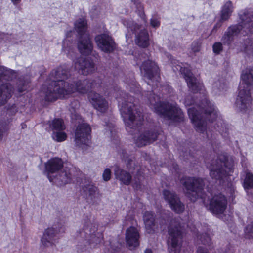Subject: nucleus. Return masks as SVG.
<instances>
[{"mask_svg": "<svg viewBox=\"0 0 253 253\" xmlns=\"http://www.w3.org/2000/svg\"><path fill=\"white\" fill-rule=\"evenodd\" d=\"M68 77L65 66H60L51 72L48 79L49 85L43 90L46 100L53 101L76 92L86 93L90 88L95 87L94 84L90 80L72 81Z\"/></svg>", "mask_w": 253, "mask_h": 253, "instance_id": "1", "label": "nucleus"}, {"mask_svg": "<svg viewBox=\"0 0 253 253\" xmlns=\"http://www.w3.org/2000/svg\"><path fill=\"white\" fill-rule=\"evenodd\" d=\"M197 108L204 112L203 115L200 114L195 107H192L188 109V115L196 130L202 134L206 132L205 135L209 137L207 131V122L203 118L208 119L209 122H212L217 118V112L213 104L205 97Z\"/></svg>", "mask_w": 253, "mask_h": 253, "instance_id": "2", "label": "nucleus"}, {"mask_svg": "<svg viewBox=\"0 0 253 253\" xmlns=\"http://www.w3.org/2000/svg\"><path fill=\"white\" fill-rule=\"evenodd\" d=\"M253 85V67L249 66L243 70L239 92L235 102L237 109L242 113H247L251 108L252 97L250 89Z\"/></svg>", "mask_w": 253, "mask_h": 253, "instance_id": "3", "label": "nucleus"}, {"mask_svg": "<svg viewBox=\"0 0 253 253\" xmlns=\"http://www.w3.org/2000/svg\"><path fill=\"white\" fill-rule=\"evenodd\" d=\"M135 5L137 9L140 10V16L141 22L134 23L130 19H122V24L129 31H131L135 34V43L138 46L142 47H146L149 45V38L147 30L145 27L147 25L146 16L143 10V7L139 0H131Z\"/></svg>", "mask_w": 253, "mask_h": 253, "instance_id": "4", "label": "nucleus"}, {"mask_svg": "<svg viewBox=\"0 0 253 253\" xmlns=\"http://www.w3.org/2000/svg\"><path fill=\"white\" fill-rule=\"evenodd\" d=\"M223 157V161L220 158L212 160L211 163L207 165L210 171V176L216 182L218 181L219 184H223L225 180H227L234 166V161L231 157Z\"/></svg>", "mask_w": 253, "mask_h": 253, "instance_id": "5", "label": "nucleus"}, {"mask_svg": "<svg viewBox=\"0 0 253 253\" xmlns=\"http://www.w3.org/2000/svg\"><path fill=\"white\" fill-rule=\"evenodd\" d=\"M120 111L126 126L131 128H138L143 121V116L138 108L131 102L126 101L121 103L119 101Z\"/></svg>", "mask_w": 253, "mask_h": 253, "instance_id": "6", "label": "nucleus"}, {"mask_svg": "<svg viewBox=\"0 0 253 253\" xmlns=\"http://www.w3.org/2000/svg\"><path fill=\"white\" fill-rule=\"evenodd\" d=\"M154 94L149 99L150 104L153 106L154 112L163 118L174 121L183 120V115L181 110L175 103L156 102Z\"/></svg>", "mask_w": 253, "mask_h": 253, "instance_id": "7", "label": "nucleus"}, {"mask_svg": "<svg viewBox=\"0 0 253 253\" xmlns=\"http://www.w3.org/2000/svg\"><path fill=\"white\" fill-rule=\"evenodd\" d=\"M45 170L47 172V176L50 182L56 180L61 182V184H65L70 181L71 174L70 170L62 171L63 162L58 158H51L45 164Z\"/></svg>", "mask_w": 253, "mask_h": 253, "instance_id": "8", "label": "nucleus"}, {"mask_svg": "<svg viewBox=\"0 0 253 253\" xmlns=\"http://www.w3.org/2000/svg\"><path fill=\"white\" fill-rule=\"evenodd\" d=\"M75 29L80 35L78 47L83 55H87L91 53L93 46L90 41L89 34L86 32L87 22L85 18L78 19L75 23Z\"/></svg>", "mask_w": 253, "mask_h": 253, "instance_id": "9", "label": "nucleus"}, {"mask_svg": "<svg viewBox=\"0 0 253 253\" xmlns=\"http://www.w3.org/2000/svg\"><path fill=\"white\" fill-rule=\"evenodd\" d=\"M240 19L242 25H235L230 27L224 34L222 39L224 43L229 44L233 40L234 36L240 33L244 35V32L247 34L249 32H252L253 23L250 16L244 14L240 15Z\"/></svg>", "mask_w": 253, "mask_h": 253, "instance_id": "10", "label": "nucleus"}, {"mask_svg": "<svg viewBox=\"0 0 253 253\" xmlns=\"http://www.w3.org/2000/svg\"><path fill=\"white\" fill-rule=\"evenodd\" d=\"M168 246L170 253H179L181 249V228L176 220L169 227Z\"/></svg>", "mask_w": 253, "mask_h": 253, "instance_id": "11", "label": "nucleus"}, {"mask_svg": "<svg viewBox=\"0 0 253 253\" xmlns=\"http://www.w3.org/2000/svg\"><path fill=\"white\" fill-rule=\"evenodd\" d=\"M188 196L191 200L194 201L198 196V192L201 191L204 185V180L200 178L185 177L180 180Z\"/></svg>", "mask_w": 253, "mask_h": 253, "instance_id": "12", "label": "nucleus"}, {"mask_svg": "<svg viewBox=\"0 0 253 253\" xmlns=\"http://www.w3.org/2000/svg\"><path fill=\"white\" fill-rule=\"evenodd\" d=\"M91 128L86 123L79 125L76 130V144L83 149H85L90 143Z\"/></svg>", "mask_w": 253, "mask_h": 253, "instance_id": "13", "label": "nucleus"}, {"mask_svg": "<svg viewBox=\"0 0 253 253\" xmlns=\"http://www.w3.org/2000/svg\"><path fill=\"white\" fill-rule=\"evenodd\" d=\"M175 68L177 70H180L185 79L189 88L192 92L196 93L198 91H202V93H204V89L202 83L193 75L188 68L182 67L180 65H177Z\"/></svg>", "mask_w": 253, "mask_h": 253, "instance_id": "14", "label": "nucleus"}, {"mask_svg": "<svg viewBox=\"0 0 253 253\" xmlns=\"http://www.w3.org/2000/svg\"><path fill=\"white\" fill-rule=\"evenodd\" d=\"M227 204L225 197L221 193H218L214 194L210 200L209 209L213 214H221L225 210Z\"/></svg>", "mask_w": 253, "mask_h": 253, "instance_id": "15", "label": "nucleus"}, {"mask_svg": "<svg viewBox=\"0 0 253 253\" xmlns=\"http://www.w3.org/2000/svg\"><path fill=\"white\" fill-rule=\"evenodd\" d=\"M163 195L165 200L173 211L177 213L183 212L185 209L184 205L174 193L165 190L163 191Z\"/></svg>", "mask_w": 253, "mask_h": 253, "instance_id": "16", "label": "nucleus"}, {"mask_svg": "<svg viewBox=\"0 0 253 253\" xmlns=\"http://www.w3.org/2000/svg\"><path fill=\"white\" fill-rule=\"evenodd\" d=\"M98 47L102 51L111 52L115 48V43L112 38L107 34H101L95 38Z\"/></svg>", "mask_w": 253, "mask_h": 253, "instance_id": "17", "label": "nucleus"}, {"mask_svg": "<svg viewBox=\"0 0 253 253\" xmlns=\"http://www.w3.org/2000/svg\"><path fill=\"white\" fill-rule=\"evenodd\" d=\"M88 98L94 108L100 112H105L108 108L107 101L100 94L91 92L88 95Z\"/></svg>", "mask_w": 253, "mask_h": 253, "instance_id": "18", "label": "nucleus"}, {"mask_svg": "<svg viewBox=\"0 0 253 253\" xmlns=\"http://www.w3.org/2000/svg\"><path fill=\"white\" fill-rule=\"evenodd\" d=\"M141 74L148 79L152 80L159 71V68L156 64L151 60H148L143 62L140 66Z\"/></svg>", "mask_w": 253, "mask_h": 253, "instance_id": "19", "label": "nucleus"}, {"mask_svg": "<svg viewBox=\"0 0 253 253\" xmlns=\"http://www.w3.org/2000/svg\"><path fill=\"white\" fill-rule=\"evenodd\" d=\"M158 134L154 131H145L143 133L133 137L134 141L138 147H142L155 141Z\"/></svg>", "mask_w": 253, "mask_h": 253, "instance_id": "20", "label": "nucleus"}, {"mask_svg": "<svg viewBox=\"0 0 253 253\" xmlns=\"http://www.w3.org/2000/svg\"><path fill=\"white\" fill-rule=\"evenodd\" d=\"M75 68L81 71L82 74L87 75L94 71V65L92 60L80 57L75 62Z\"/></svg>", "mask_w": 253, "mask_h": 253, "instance_id": "21", "label": "nucleus"}, {"mask_svg": "<svg viewBox=\"0 0 253 253\" xmlns=\"http://www.w3.org/2000/svg\"><path fill=\"white\" fill-rule=\"evenodd\" d=\"M139 234L134 227H130L126 232V241L130 249H133L139 245Z\"/></svg>", "mask_w": 253, "mask_h": 253, "instance_id": "22", "label": "nucleus"}, {"mask_svg": "<svg viewBox=\"0 0 253 253\" xmlns=\"http://www.w3.org/2000/svg\"><path fill=\"white\" fill-rule=\"evenodd\" d=\"M58 233V230L53 227L45 230L41 239L42 245L43 247L46 248L54 245L55 243L54 238Z\"/></svg>", "mask_w": 253, "mask_h": 253, "instance_id": "23", "label": "nucleus"}, {"mask_svg": "<svg viewBox=\"0 0 253 253\" xmlns=\"http://www.w3.org/2000/svg\"><path fill=\"white\" fill-rule=\"evenodd\" d=\"M83 230L86 237L90 236L89 240L91 243L98 244L101 241L103 238L102 235L100 233L95 232L96 227L95 225L91 223L87 224L84 226Z\"/></svg>", "mask_w": 253, "mask_h": 253, "instance_id": "24", "label": "nucleus"}, {"mask_svg": "<svg viewBox=\"0 0 253 253\" xmlns=\"http://www.w3.org/2000/svg\"><path fill=\"white\" fill-rule=\"evenodd\" d=\"M14 92V88L8 83L0 85V106L5 104L12 97Z\"/></svg>", "mask_w": 253, "mask_h": 253, "instance_id": "25", "label": "nucleus"}, {"mask_svg": "<svg viewBox=\"0 0 253 253\" xmlns=\"http://www.w3.org/2000/svg\"><path fill=\"white\" fill-rule=\"evenodd\" d=\"M114 170L116 179L126 185L130 184L131 180V176L129 173L119 168L118 166H115Z\"/></svg>", "mask_w": 253, "mask_h": 253, "instance_id": "26", "label": "nucleus"}, {"mask_svg": "<svg viewBox=\"0 0 253 253\" xmlns=\"http://www.w3.org/2000/svg\"><path fill=\"white\" fill-rule=\"evenodd\" d=\"M143 221L147 232L150 234L153 233L157 228L155 227L154 217L152 212L146 211L143 216Z\"/></svg>", "mask_w": 253, "mask_h": 253, "instance_id": "27", "label": "nucleus"}, {"mask_svg": "<svg viewBox=\"0 0 253 253\" xmlns=\"http://www.w3.org/2000/svg\"><path fill=\"white\" fill-rule=\"evenodd\" d=\"M234 11V6L231 1H227L223 5L220 14V21L227 20Z\"/></svg>", "mask_w": 253, "mask_h": 253, "instance_id": "28", "label": "nucleus"}, {"mask_svg": "<svg viewBox=\"0 0 253 253\" xmlns=\"http://www.w3.org/2000/svg\"><path fill=\"white\" fill-rule=\"evenodd\" d=\"M16 76L15 72L3 66H0V81L10 80Z\"/></svg>", "mask_w": 253, "mask_h": 253, "instance_id": "29", "label": "nucleus"}, {"mask_svg": "<svg viewBox=\"0 0 253 253\" xmlns=\"http://www.w3.org/2000/svg\"><path fill=\"white\" fill-rule=\"evenodd\" d=\"M49 129L51 131H60L64 130L65 129V126L62 120L60 119H55L49 123Z\"/></svg>", "mask_w": 253, "mask_h": 253, "instance_id": "30", "label": "nucleus"}, {"mask_svg": "<svg viewBox=\"0 0 253 253\" xmlns=\"http://www.w3.org/2000/svg\"><path fill=\"white\" fill-rule=\"evenodd\" d=\"M226 88V84L220 80L215 81L212 84V89L215 94H218L225 90Z\"/></svg>", "mask_w": 253, "mask_h": 253, "instance_id": "31", "label": "nucleus"}, {"mask_svg": "<svg viewBox=\"0 0 253 253\" xmlns=\"http://www.w3.org/2000/svg\"><path fill=\"white\" fill-rule=\"evenodd\" d=\"M243 187L245 190H249L253 188V174L251 172H247L246 174Z\"/></svg>", "mask_w": 253, "mask_h": 253, "instance_id": "32", "label": "nucleus"}, {"mask_svg": "<svg viewBox=\"0 0 253 253\" xmlns=\"http://www.w3.org/2000/svg\"><path fill=\"white\" fill-rule=\"evenodd\" d=\"M52 138L57 142H62L67 138V135L64 130L53 131L52 133Z\"/></svg>", "mask_w": 253, "mask_h": 253, "instance_id": "33", "label": "nucleus"}, {"mask_svg": "<svg viewBox=\"0 0 253 253\" xmlns=\"http://www.w3.org/2000/svg\"><path fill=\"white\" fill-rule=\"evenodd\" d=\"M85 190L88 194L89 196L90 197L91 199L95 198L98 194L97 187L92 184L88 185V186L86 187Z\"/></svg>", "mask_w": 253, "mask_h": 253, "instance_id": "34", "label": "nucleus"}, {"mask_svg": "<svg viewBox=\"0 0 253 253\" xmlns=\"http://www.w3.org/2000/svg\"><path fill=\"white\" fill-rule=\"evenodd\" d=\"M126 86L130 91L132 92H137L140 91V88L139 85H137V83L133 79L130 82L127 81H126Z\"/></svg>", "mask_w": 253, "mask_h": 253, "instance_id": "35", "label": "nucleus"}, {"mask_svg": "<svg viewBox=\"0 0 253 253\" xmlns=\"http://www.w3.org/2000/svg\"><path fill=\"white\" fill-rule=\"evenodd\" d=\"M197 237L198 240H199L203 245H208L211 243V237L207 233H203L199 235H197Z\"/></svg>", "mask_w": 253, "mask_h": 253, "instance_id": "36", "label": "nucleus"}, {"mask_svg": "<svg viewBox=\"0 0 253 253\" xmlns=\"http://www.w3.org/2000/svg\"><path fill=\"white\" fill-rule=\"evenodd\" d=\"M245 237L248 239L253 238V222L249 224L245 230Z\"/></svg>", "mask_w": 253, "mask_h": 253, "instance_id": "37", "label": "nucleus"}, {"mask_svg": "<svg viewBox=\"0 0 253 253\" xmlns=\"http://www.w3.org/2000/svg\"><path fill=\"white\" fill-rule=\"evenodd\" d=\"M111 170L108 168H106L104 169V172L102 174L103 179L105 181H107L110 180L111 178Z\"/></svg>", "mask_w": 253, "mask_h": 253, "instance_id": "38", "label": "nucleus"}, {"mask_svg": "<svg viewBox=\"0 0 253 253\" xmlns=\"http://www.w3.org/2000/svg\"><path fill=\"white\" fill-rule=\"evenodd\" d=\"M246 53L249 57L253 58V41L247 46Z\"/></svg>", "mask_w": 253, "mask_h": 253, "instance_id": "39", "label": "nucleus"}, {"mask_svg": "<svg viewBox=\"0 0 253 253\" xmlns=\"http://www.w3.org/2000/svg\"><path fill=\"white\" fill-rule=\"evenodd\" d=\"M18 112V107L15 104L9 106L7 109V113L9 115H13Z\"/></svg>", "mask_w": 253, "mask_h": 253, "instance_id": "40", "label": "nucleus"}, {"mask_svg": "<svg viewBox=\"0 0 253 253\" xmlns=\"http://www.w3.org/2000/svg\"><path fill=\"white\" fill-rule=\"evenodd\" d=\"M213 50L215 53H219L222 50V44L220 42H216L213 45Z\"/></svg>", "mask_w": 253, "mask_h": 253, "instance_id": "41", "label": "nucleus"}, {"mask_svg": "<svg viewBox=\"0 0 253 253\" xmlns=\"http://www.w3.org/2000/svg\"><path fill=\"white\" fill-rule=\"evenodd\" d=\"M150 25L152 27L157 28L160 26V21L158 18L153 17L150 19Z\"/></svg>", "mask_w": 253, "mask_h": 253, "instance_id": "42", "label": "nucleus"}, {"mask_svg": "<svg viewBox=\"0 0 253 253\" xmlns=\"http://www.w3.org/2000/svg\"><path fill=\"white\" fill-rule=\"evenodd\" d=\"M191 49L194 52H199L200 50V46L197 42H193L192 46Z\"/></svg>", "mask_w": 253, "mask_h": 253, "instance_id": "43", "label": "nucleus"}, {"mask_svg": "<svg viewBox=\"0 0 253 253\" xmlns=\"http://www.w3.org/2000/svg\"><path fill=\"white\" fill-rule=\"evenodd\" d=\"M197 253H209L207 249L203 247H199L197 251Z\"/></svg>", "mask_w": 253, "mask_h": 253, "instance_id": "44", "label": "nucleus"}, {"mask_svg": "<svg viewBox=\"0 0 253 253\" xmlns=\"http://www.w3.org/2000/svg\"><path fill=\"white\" fill-rule=\"evenodd\" d=\"M125 162H126L127 168L130 169V163L132 162V161L129 159H127L126 160H125Z\"/></svg>", "mask_w": 253, "mask_h": 253, "instance_id": "45", "label": "nucleus"}, {"mask_svg": "<svg viewBox=\"0 0 253 253\" xmlns=\"http://www.w3.org/2000/svg\"><path fill=\"white\" fill-rule=\"evenodd\" d=\"M26 89H27V85H23V87H18V91L19 92H22L23 91H24V90H25Z\"/></svg>", "mask_w": 253, "mask_h": 253, "instance_id": "46", "label": "nucleus"}, {"mask_svg": "<svg viewBox=\"0 0 253 253\" xmlns=\"http://www.w3.org/2000/svg\"><path fill=\"white\" fill-rule=\"evenodd\" d=\"M21 0H11L12 2L15 5L18 3Z\"/></svg>", "mask_w": 253, "mask_h": 253, "instance_id": "47", "label": "nucleus"}, {"mask_svg": "<svg viewBox=\"0 0 253 253\" xmlns=\"http://www.w3.org/2000/svg\"><path fill=\"white\" fill-rule=\"evenodd\" d=\"M107 125L108 126V127H109L108 131H110V133H112V131L111 129V126H112V124H107Z\"/></svg>", "mask_w": 253, "mask_h": 253, "instance_id": "48", "label": "nucleus"}, {"mask_svg": "<svg viewBox=\"0 0 253 253\" xmlns=\"http://www.w3.org/2000/svg\"><path fill=\"white\" fill-rule=\"evenodd\" d=\"M144 253H152V250L150 249H147L145 250Z\"/></svg>", "mask_w": 253, "mask_h": 253, "instance_id": "49", "label": "nucleus"}, {"mask_svg": "<svg viewBox=\"0 0 253 253\" xmlns=\"http://www.w3.org/2000/svg\"><path fill=\"white\" fill-rule=\"evenodd\" d=\"M185 104L186 105H190L191 103L188 102V98H187L185 100Z\"/></svg>", "mask_w": 253, "mask_h": 253, "instance_id": "50", "label": "nucleus"}, {"mask_svg": "<svg viewBox=\"0 0 253 253\" xmlns=\"http://www.w3.org/2000/svg\"><path fill=\"white\" fill-rule=\"evenodd\" d=\"M126 36L127 41L128 38H130V35H129L128 34H126Z\"/></svg>", "mask_w": 253, "mask_h": 253, "instance_id": "51", "label": "nucleus"}, {"mask_svg": "<svg viewBox=\"0 0 253 253\" xmlns=\"http://www.w3.org/2000/svg\"><path fill=\"white\" fill-rule=\"evenodd\" d=\"M2 138V132L1 131V130H0V140Z\"/></svg>", "mask_w": 253, "mask_h": 253, "instance_id": "52", "label": "nucleus"}, {"mask_svg": "<svg viewBox=\"0 0 253 253\" xmlns=\"http://www.w3.org/2000/svg\"><path fill=\"white\" fill-rule=\"evenodd\" d=\"M148 84H151V83L149 81V82H148Z\"/></svg>", "mask_w": 253, "mask_h": 253, "instance_id": "53", "label": "nucleus"}]
</instances>
